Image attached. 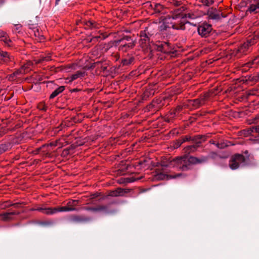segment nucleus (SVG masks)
<instances>
[{
  "mask_svg": "<svg viewBox=\"0 0 259 259\" xmlns=\"http://www.w3.org/2000/svg\"><path fill=\"white\" fill-rule=\"evenodd\" d=\"M183 10V7L174 10L170 15L167 16L163 19V22L159 27V30L164 31L170 28L177 30H184L185 26L184 22L182 21L184 17L182 14Z\"/></svg>",
  "mask_w": 259,
  "mask_h": 259,
  "instance_id": "1",
  "label": "nucleus"
},
{
  "mask_svg": "<svg viewBox=\"0 0 259 259\" xmlns=\"http://www.w3.org/2000/svg\"><path fill=\"white\" fill-rule=\"evenodd\" d=\"M171 164L182 171H187L191 169L193 163L191 162V157L187 155L183 156L177 157L171 161Z\"/></svg>",
  "mask_w": 259,
  "mask_h": 259,
  "instance_id": "2",
  "label": "nucleus"
},
{
  "mask_svg": "<svg viewBox=\"0 0 259 259\" xmlns=\"http://www.w3.org/2000/svg\"><path fill=\"white\" fill-rule=\"evenodd\" d=\"M210 96V94L209 93H205L201 95L199 98L194 100H187L184 102V106L191 110L197 109L205 105L206 102L208 101Z\"/></svg>",
  "mask_w": 259,
  "mask_h": 259,
  "instance_id": "3",
  "label": "nucleus"
},
{
  "mask_svg": "<svg viewBox=\"0 0 259 259\" xmlns=\"http://www.w3.org/2000/svg\"><path fill=\"white\" fill-rule=\"evenodd\" d=\"M180 139L183 143L189 141H193L196 143L195 144L188 146L185 148V152L190 153L194 152L197 148L200 146L202 142L206 140V138L205 136L197 135L193 137L184 136L182 137Z\"/></svg>",
  "mask_w": 259,
  "mask_h": 259,
  "instance_id": "4",
  "label": "nucleus"
},
{
  "mask_svg": "<svg viewBox=\"0 0 259 259\" xmlns=\"http://www.w3.org/2000/svg\"><path fill=\"white\" fill-rule=\"evenodd\" d=\"M116 43H121V45L119 47V50L120 51L126 52L135 47L136 41L134 40L131 37L126 35L124 36L121 39L116 40Z\"/></svg>",
  "mask_w": 259,
  "mask_h": 259,
  "instance_id": "5",
  "label": "nucleus"
},
{
  "mask_svg": "<svg viewBox=\"0 0 259 259\" xmlns=\"http://www.w3.org/2000/svg\"><path fill=\"white\" fill-rule=\"evenodd\" d=\"M246 164V158L240 154H236L232 156L229 161V166L231 169L234 170L240 166Z\"/></svg>",
  "mask_w": 259,
  "mask_h": 259,
  "instance_id": "6",
  "label": "nucleus"
},
{
  "mask_svg": "<svg viewBox=\"0 0 259 259\" xmlns=\"http://www.w3.org/2000/svg\"><path fill=\"white\" fill-rule=\"evenodd\" d=\"M255 37L256 36H254L253 37L247 39L246 42L239 47L236 50L235 55L237 57H240L241 56L246 54L249 50V47L256 42Z\"/></svg>",
  "mask_w": 259,
  "mask_h": 259,
  "instance_id": "7",
  "label": "nucleus"
},
{
  "mask_svg": "<svg viewBox=\"0 0 259 259\" xmlns=\"http://www.w3.org/2000/svg\"><path fill=\"white\" fill-rule=\"evenodd\" d=\"M212 30V25L207 23L204 22L199 25L197 27L198 34L204 37H207Z\"/></svg>",
  "mask_w": 259,
  "mask_h": 259,
  "instance_id": "8",
  "label": "nucleus"
},
{
  "mask_svg": "<svg viewBox=\"0 0 259 259\" xmlns=\"http://www.w3.org/2000/svg\"><path fill=\"white\" fill-rule=\"evenodd\" d=\"M140 39L139 40L140 46L144 50H147L150 46V37L147 36L146 33H140Z\"/></svg>",
  "mask_w": 259,
  "mask_h": 259,
  "instance_id": "9",
  "label": "nucleus"
},
{
  "mask_svg": "<svg viewBox=\"0 0 259 259\" xmlns=\"http://www.w3.org/2000/svg\"><path fill=\"white\" fill-rule=\"evenodd\" d=\"M90 220L91 219L90 218L78 215H71L69 219V222L73 223H85Z\"/></svg>",
  "mask_w": 259,
  "mask_h": 259,
  "instance_id": "10",
  "label": "nucleus"
},
{
  "mask_svg": "<svg viewBox=\"0 0 259 259\" xmlns=\"http://www.w3.org/2000/svg\"><path fill=\"white\" fill-rule=\"evenodd\" d=\"M207 15L209 19L213 20L220 19L222 16V14L218 11L216 9L211 8L207 11Z\"/></svg>",
  "mask_w": 259,
  "mask_h": 259,
  "instance_id": "11",
  "label": "nucleus"
},
{
  "mask_svg": "<svg viewBox=\"0 0 259 259\" xmlns=\"http://www.w3.org/2000/svg\"><path fill=\"white\" fill-rule=\"evenodd\" d=\"M185 109H188V107L184 106V102H183L182 104L177 106L173 111H170L168 116L170 118L176 117L181 113H183V110Z\"/></svg>",
  "mask_w": 259,
  "mask_h": 259,
  "instance_id": "12",
  "label": "nucleus"
},
{
  "mask_svg": "<svg viewBox=\"0 0 259 259\" xmlns=\"http://www.w3.org/2000/svg\"><path fill=\"white\" fill-rule=\"evenodd\" d=\"M157 31V24L155 23L154 24L149 25L148 27L145 28L144 31H142V32L144 33H146L147 36L150 37L151 36L156 33Z\"/></svg>",
  "mask_w": 259,
  "mask_h": 259,
  "instance_id": "13",
  "label": "nucleus"
},
{
  "mask_svg": "<svg viewBox=\"0 0 259 259\" xmlns=\"http://www.w3.org/2000/svg\"><path fill=\"white\" fill-rule=\"evenodd\" d=\"M19 212L13 211L0 213V217H2V220L4 222H9L14 220L13 215L19 214Z\"/></svg>",
  "mask_w": 259,
  "mask_h": 259,
  "instance_id": "14",
  "label": "nucleus"
},
{
  "mask_svg": "<svg viewBox=\"0 0 259 259\" xmlns=\"http://www.w3.org/2000/svg\"><path fill=\"white\" fill-rule=\"evenodd\" d=\"M51 60V54H48L46 55H40L38 58H35L34 59L35 64H40L45 62H48Z\"/></svg>",
  "mask_w": 259,
  "mask_h": 259,
  "instance_id": "15",
  "label": "nucleus"
},
{
  "mask_svg": "<svg viewBox=\"0 0 259 259\" xmlns=\"http://www.w3.org/2000/svg\"><path fill=\"white\" fill-rule=\"evenodd\" d=\"M32 33H33L34 36H35V39L38 42H41L45 40V37L42 33L41 31L36 28H34L32 30Z\"/></svg>",
  "mask_w": 259,
  "mask_h": 259,
  "instance_id": "16",
  "label": "nucleus"
},
{
  "mask_svg": "<svg viewBox=\"0 0 259 259\" xmlns=\"http://www.w3.org/2000/svg\"><path fill=\"white\" fill-rule=\"evenodd\" d=\"M248 11L255 13L259 12V0H253L251 6L248 8Z\"/></svg>",
  "mask_w": 259,
  "mask_h": 259,
  "instance_id": "17",
  "label": "nucleus"
},
{
  "mask_svg": "<svg viewBox=\"0 0 259 259\" xmlns=\"http://www.w3.org/2000/svg\"><path fill=\"white\" fill-rule=\"evenodd\" d=\"M0 60L3 61L4 63H8L14 60L12 56H10L6 52H0Z\"/></svg>",
  "mask_w": 259,
  "mask_h": 259,
  "instance_id": "18",
  "label": "nucleus"
},
{
  "mask_svg": "<svg viewBox=\"0 0 259 259\" xmlns=\"http://www.w3.org/2000/svg\"><path fill=\"white\" fill-rule=\"evenodd\" d=\"M191 162L194 164H201L204 163L207 161L208 157L206 156H202L200 158H198L194 156H191Z\"/></svg>",
  "mask_w": 259,
  "mask_h": 259,
  "instance_id": "19",
  "label": "nucleus"
},
{
  "mask_svg": "<svg viewBox=\"0 0 259 259\" xmlns=\"http://www.w3.org/2000/svg\"><path fill=\"white\" fill-rule=\"evenodd\" d=\"M126 193L125 190L121 188H117L116 190L111 191L109 196L112 197H118L123 196L124 194Z\"/></svg>",
  "mask_w": 259,
  "mask_h": 259,
  "instance_id": "20",
  "label": "nucleus"
},
{
  "mask_svg": "<svg viewBox=\"0 0 259 259\" xmlns=\"http://www.w3.org/2000/svg\"><path fill=\"white\" fill-rule=\"evenodd\" d=\"M88 211H105L107 210V207L104 205H100L95 207H86L83 208Z\"/></svg>",
  "mask_w": 259,
  "mask_h": 259,
  "instance_id": "21",
  "label": "nucleus"
},
{
  "mask_svg": "<svg viewBox=\"0 0 259 259\" xmlns=\"http://www.w3.org/2000/svg\"><path fill=\"white\" fill-rule=\"evenodd\" d=\"M134 57L128 55L122 60L121 64L122 66H128L132 64L134 62Z\"/></svg>",
  "mask_w": 259,
  "mask_h": 259,
  "instance_id": "22",
  "label": "nucleus"
},
{
  "mask_svg": "<svg viewBox=\"0 0 259 259\" xmlns=\"http://www.w3.org/2000/svg\"><path fill=\"white\" fill-rule=\"evenodd\" d=\"M25 74V71L23 70V68L21 67L20 69L17 70L14 72L12 74L9 75V79L14 80V77H17L18 76Z\"/></svg>",
  "mask_w": 259,
  "mask_h": 259,
  "instance_id": "23",
  "label": "nucleus"
},
{
  "mask_svg": "<svg viewBox=\"0 0 259 259\" xmlns=\"http://www.w3.org/2000/svg\"><path fill=\"white\" fill-rule=\"evenodd\" d=\"M56 210L57 213L58 212L75 211L77 210V209L75 207H69L67 205L66 206L56 207Z\"/></svg>",
  "mask_w": 259,
  "mask_h": 259,
  "instance_id": "24",
  "label": "nucleus"
},
{
  "mask_svg": "<svg viewBox=\"0 0 259 259\" xmlns=\"http://www.w3.org/2000/svg\"><path fill=\"white\" fill-rule=\"evenodd\" d=\"M150 6L153 9L155 13H163V12H162L163 7L161 4L153 3V4H151Z\"/></svg>",
  "mask_w": 259,
  "mask_h": 259,
  "instance_id": "25",
  "label": "nucleus"
},
{
  "mask_svg": "<svg viewBox=\"0 0 259 259\" xmlns=\"http://www.w3.org/2000/svg\"><path fill=\"white\" fill-rule=\"evenodd\" d=\"M85 75V72L84 71H78L75 73L72 74L70 77V81H72L78 78L82 77L84 76Z\"/></svg>",
  "mask_w": 259,
  "mask_h": 259,
  "instance_id": "26",
  "label": "nucleus"
},
{
  "mask_svg": "<svg viewBox=\"0 0 259 259\" xmlns=\"http://www.w3.org/2000/svg\"><path fill=\"white\" fill-rule=\"evenodd\" d=\"M65 89L64 86H60L56 89L50 96V99H52L57 96L59 94L64 91Z\"/></svg>",
  "mask_w": 259,
  "mask_h": 259,
  "instance_id": "27",
  "label": "nucleus"
},
{
  "mask_svg": "<svg viewBox=\"0 0 259 259\" xmlns=\"http://www.w3.org/2000/svg\"><path fill=\"white\" fill-rule=\"evenodd\" d=\"M183 176H184V175L182 173H180V174H178L177 175H164L162 174H160L157 175V178L158 179H163L165 178V177H166V178L168 179H176L177 178L181 177Z\"/></svg>",
  "mask_w": 259,
  "mask_h": 259,
  "instance_id": "28",
  "label": "nucleus"
},
{
  "mask_svg": "<svg viewBox=\"0 0 259 259\" xmlns=\"http://www.w3.org/2000/svg\"><path fill=\"white\" fill-rule=\"evenodd\" d=\"M0 41H4L6 44L9 45L10 39L6 32L0 30Z\"/></svg>",
  "mask_w": 259,
  "mask_h": 259,
  "instance_id": "29",
  "label": "nucleus"
},
{
  "mask_svg": "<svg viewBox=\"0 0 259 259\" xmlns=\"http://www.w3.org/2000/svg\"><path fill=\"white\" fill-rule=\"evenodd\" d=\"M158 50L164 53H168V44L167 42H161L158 45Z\"/></svg>",
  "mask_w": 259,
  "mask_h": 259,
  "instance_id": "30",
  "label": "nucleus"
},
{
  "mask_svg": "<svg viewBox=\"0 0 259 259\" xmlns=\"http://www.w3.org/2000/svg\"><path fill=\"white\" fill-rule=\"evenodd\" d=\"M184 11V10L182 11V14L184 16L182 21L184 22V25L186 23L185 20V19L189 18L190 19H194L195 18H196L197 17V16L194 13H188L184 14V13H183Z\"/></svg>",
  "mask_w": 259,
  "mask_h": 259,
  "instance_id": "31",
  "label": "nucleus"
},
{
  "mask_svg": "<svg viewBox=\"0 0 259 259\" xmlns=\"http://www.w3.org/2000/svg\"><path fill=\"white\" fill-rule=\"evenodd\" d=\"M43 213L47 215L56 213V207H44Z\"/></svg>",
  "mask_w": 259,
  "mask_h": 259,
  "instance_id": "32",
  "label": "nucleus"
},
{
  "mask_svg": "<svg viewBox=\"0 0 259 259\" xmlns=\"http://www.w3.org/2000/svg\"><path fill=\"white\" fill-rule=\"evenodd\" d=\"M37 150L38 151V152H41L43 156H50L51 155L50 152L51 151L52 149L46 147L45 149H40V147H39L37 149Z\"/></svg>",
  "mask_w": 259,
  "mask_h": 259,
  "instance_id": "33",
  "label": "nucleus"
},
{
  "mask_svg": "<svg viewBox=\"0 0 259 259\" xmlns=\"http://www.w3.org/2000/svg\"><path fill=\"white\" fill-rule=\"evenodd\" d=\"M33 65V62L31 61H28L24 65H23L21 67L23 68V70L25 71V73H26L29 70H30V67Z\"/></svg>",
  "mask_w": 259,
  "mask_h": 259,
  "instance_id": "34",
  "label": "nucleus"
},
{
  "mask_svg": "<svg viewBox=\"0 0 259 259\" xmlns=\"http://www.w3.org/2000/svg\"><path fill=\"white\" fill-rule=\"evenodd\" d=\"M259 64V56L256 57L253 60H252L251 62H248L246 64L247 67H251L253 65H257Z\"/></svg>",
  "mask_w": 259,
  "mask_h": 259,
  "instance_id": "35",
  "label": "nucleus"
},
{
  "mask_svg": "<svg viewBox=\"0 0 259 259\" xmlns=\"http://www.w3.org/2000/svg\"><path fill=\"white\" fill-rule=\"evenodd\" d=\"M248 80L253 82H256L259 81V73L250 75L248 77Z\"/></svg>",
  "mask_w": 259,
  "mask_h": 259,
  "instance_id": "36",
  "label": "nucleus"
},
{
  "mask_svg": "<svg viewBox=\"0 0 259 259\" xmlns=\"http://www.w3.org/2000/svg\"><path fill=\"white\" fill-rule=\"evenodd\" d=\"M57 143L58 142L57 141H56L55 142H51L50 143L48 144H45L42 145L41 147H40V149H45L46 147L51 148V147H56L57 146Z\"/></svg>",
  "mask_w": 259,
  "mask_h": 259,
  "instance_id": "37",
  "label": "nucleus"
},
{
  "mask_svg": "<svg viewBox=\"0 0 259 259\" xmlns=\"http://www.w3.org/2000/svg\"><path fill=\"white\" fill-rule=\"evenodd\" d=\"M78 202V200H71L67 202V205H68L69 207H75V206L77 205Z\"/></svg>",
  "mask_w": 259,
  "mask_h": 259,
  "instance_id": "38",
  "label": "nucleus"
},
{
  "mask_svg": "<svg viewBox=\"0 0 259 259\" xmlns=\"http://www.w3.org/2000/svg\"><path fill=\"white\" fill-rule=\"evenodd\" d=\"M202 5L205 6H209L214 3V0H200Z\"/></svg>",
  "mask_w": 259,
  "mask_h": 259,
  "instance_id": "39",
  "label": "nucleus"
},
{
  "mask_svg": "<svg viewBox=\"0 0 259 259\" xmlns=\"http://www.w3.org/2000/svg\"><path fill=\"white\" fill-rule=\"evenodd\" d=\"M87 25L90 27L91 28H98V24L94 21H89L87 22Z\"/></svg>",
  "mask_w": 259,
  "mask_h": 259,
  "instance_id": "40",
  "label": "nucleus"
},
{
  "mask_svg": "<svg viewBox=\"0 0 259 259\" xmlns=\"http://www.w3.org/2000/svg\"><path fill=\"white\" fill-rule=\"evenodd\" d=\"M153 94L154 91H153V90H150L149 91L148 90H146L144 93V98L149 97L150 95Z\"/></svg>",
  "mask_w": 259,
  "mask_h": 259,
  "instance_id": "41",
  "label": "nucleus"
},
{
  "mask_svg": "<svg viewBox=\"0 0 259 259\" xmlns=\"http://www.w3.org/2000/svg\"><path fill=\"white\" fill-rule=\"evenodd\" d=\"M37 108L39 110L46 111L47 106L44 103H40L38 105Z\"/></svg>",
  "mask_w": 259,
  "mask_h": 259,
  "instance_id": "42",
  "label": "nucleus"
},
{
  "mask_svg": "<svg viewBox=\"0 0 259 259\" xmlns=\"http://www.w3.org/2000/svg\"><path fill=\"white\" fill-rule=\"evenodd\" d=\"M15 205H16L15 204H8V202H5L1 205V207L2 209H5L6 207H8L10 206Z\"/></svg>",
  "mask_w": 259,
  "mask_h": 259,
  "instance_id": "43",
  "label": "nucleus"
},
{
  "mask_svg": "<svg viewBox=\"0 0 259 259\" xmlns=\"http://www.w3.org/2000/svg\"><path fill=\"white\" fill-rule=\"evenodd\" d=\"M135 181V179L133 178H126L124 179L123 181H120V183L124 182V183H132Z\"/></svg>",
  "mask_w": 259,
  "mask_h": 259,
  "instance_id": "44",
  "label": "nucleus"
},
{
  "mask_svg": "<svg viewBox=\"0 0 259 259\" xmlns=\"http://www.w3.org/2000/svg\"><path fill=\"white\" fill-rule=\"evenodd\" d=\"M183 143L181 141V139H179L175 145V148H179Z\"/></svg>",
  "mask_w": 259,
  "mask_h": 259,
  "instance_id": "45",
  "label": "nucleus"
},
{
  "mask_svg": "<svg viewBox=\"0 0 259 259\" xmlns=\"http://www.w3.org/2000/svg\"><path fill=\"white\" fill-rule=\"evenodd\" d=\"M53 223L51 221H48L42 223V224L44 226H51L53 225Z\"/></svg>",
  "mask_w": 259,
  "mask_h": 259,
  "instance_id": "46",
  "label": "nucleus"
},
{
  "mask_svg": "<svg viewBox=\"0 0 259 259\" xmlns=\"http://www.w3.org/2000/svg\"><path fill=\"white\" fill-rule=\"evenodd\" d=\"M33 210H37V211H41L43 213L44 212V207H37L36 208H35V209H32Z\"/></svg>",
  "mask_w": 259,
  "mask_h": 259,
  "instance_id": "47",
  "label": "nucleus"
},
{
  "mask_svg": "<svg viewBox=\"0 0 259 259\" xmlns=\"http://www.w3.org/2000/svg\"><path fill=\"white\" fill-rule=\"evenodd\" d=\"M99 196V194L98 193H94L91 195L92 198H95Z\"/></svg>",
  "mask_w": 259,
  "mask_h": 259,
  "instance_id": "48",
  "label": "nucleus"
},
{
  "mask_svg": "<svg viewBox=\"0 0 259 259\" xmlns=\"http://www.w3.org/2000/svg\"><path fill=\"white\" fill-rule=\"evenodd\" d=\"M181 4V2L180 1H175L174 2V4L176 6H180Z\"/></svg>",
  "mask_w": 259,
  "mask_h": 259,
  "instance_id": "49",
  "label": "nucleus"
},
{
  "mask_svg": "<svg viewBox=\"0 0 259 259\" xmlns=\"http://www.w3.org/2000/svg\"><path fill=\"white\" fill-rule=\"evenodd\" d=\"M218 148H223L224 147V146L222 145V144H220L219 143H215V144H214Z\"/></svg>",
  "mask_w": 259,
  "mask_h": 259,
  "instance_id": "50",
  "label": "nucleus"
},
{
  "mask_svg": "<svg viewBox=\"0 0 259 259\" xmlns=\"http://www.w3.org/2000/svg\"><path fill=\"white\" fill-rule=\"evenodd\" d=\"M253 129L256 132H259V125L256 126L255 127H253Z\"/></svg>",
  "mask_w": 259,
  "mask_h": 259,
  "instance_id": "51",
  "label": "nucleus"
},
{
  "mask_svg": "<svg viewBox=\"0 0 259 259\" xmlns=\"http://www.w3.org/2000/svg\"><path fill=\"white\" fill-rule=\"evenodd\" d=\"M6 145H1L0 146V148H1V149H3V150H4V151H6V149H7L6 148Z\"/></svg>",
  "mask_w": 259,
  "mask_h": 259,
  "instance_id": "52",
  "label": "nucleus"
},
{
  "mask_svg": "<svg viewBox=\"0 0 259 259\" xmlns=\"http://www.w3.org/2000/svg\"><path fill=\"white\" fill-rule=\"evenodd\" d=\"M145 161H146V160H143V161H139V164L140 165H141V166H142V165L144 164V163Z\"/></svg>",
  "mask_w": 259,
  "mask_h": 259,
  "instance_id": "53",
  "label": "nucleus"
},
{
  "mask_svg": "<svg viewBox=\"0 0 259 259\" xmlns=\"http://www.w3.org/2000/svg\"><path fill=\"white\" fill-rule=\"evenodd\" d=\"M5 3V0H0V6L4 4Z\"/></svg>",
  "mask_w": 259,
  "mask_h": 259,
  "instance_id": "54",
  "label": "nucleus"
},
{
  "mask_svg": "<svg viewBox=\"0 0 259 259\" xmlns=\"http://www.w3.org/2000/svg\"><path fill=\"white\" fill-rule=\"evenodd\" d=\"M100 38V36H96L93 38V39H98V38Z\"/></svg>",
  "mask_w": 259,
  "mask_h": 259,
  "instance_id": "55",
  "label": "nucleus"
},
{
  "mask_svg": "<svg viewBox=\"0 0 259 259\" xmlns=\"http://www.w3.org/2000/svg\"><path fill=\"white\" fill-rule=\"evenodd\" d=\"M60 1V0H56V2H55V4H56V5H58V4H59Z\"/></svg>",
  "mask_w": 259,
  "mask_h": 259,
  "instance_id": "56",
  "label": "nucleus"
},
{
  "mask_svg": "<svg viewBox=\"0 0 259 259\" xmlns=\"http://www.w3.org/2000/svg\"><path fill=\"white\" fill-rule=\"evenodd\" d=\"M210 143L212 144H213V145L215 144V142L214 141H213V140L210 141Z\"/></svg>",
  "mask_w": 259,
  "mask_h": 259,
  "instance_id": "57",
  "label": "nucleus"
},
{
  "mask_svg": "<svg viewBox=\"0 0 259 259\" xmlns=\"http://www.w3.org/2000/svg\"><path fill=\"white\" fill-rule=\"evenodd\" d=\"M253 1V0H251V1H250V6H249V7H248V8L251 6V4H252V2Z\"/></svg>",
  "mask_w": 259,
  "mask_h": 259,
  "instance_id": "58",
  "label": "nucleus"
},
{
  "mask_svg": "<svg viewBox=\"0 0 259 259\" xmlns=\"http://www.w3.org/2000/svg\"><path fill=\"white\" fill-rule=\"evenodd\" d=\"M67 152V150H64V152Z\"/></svg>",
  "mask_w": 259,
  "mask_h": 259,
  "instance_id": "59",
  "label": "nucleus"
}]
</instances>
